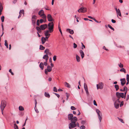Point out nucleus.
Wrapping results in <instances>:
<instances>
[{"instance_id": "f257e3e1", "label": "nucleus", "mask_w": 129, "mask_h": 129, "mask_svg": "<svg viewBox=\"0 0 129 129\" xmlns=\"http://www.w3.org/2000/svg\"><path fill=\"white\" fill-rule=\"evenodd\" d=\"M48 29L49 30L50 33H51L53 31V30L54 28V24L53 22H49L48 24Z\"/></svg>"}, {"instance_id": "f03ea898", "label": "nucleus", "mask_w": 129, "mask_h": 129, "mask_svg": "<svg viewBox=\"0 0 129 129\" xmlns=\"http://www.w3.org/2000/svg\"><path fill=\"white\" fill-rule=\"evenodd\" d=\"M96 112L98 114V116L100 122H101L102 119V115L101 112L98 109H96Z\"/></svg>"}, {"instance_id": "7ed1b4c3", "label": "nucleus", "mask_w": 129, "mask_h": 129, "mask_svg": "<svg viewBox=\"0 0 129 129\" xmlns=\"http://www.w3.org/2000/svg\"><path fill=\"white\" fill-rule=\"evenodd\" d=\"M6 103L5 101L3 100L2 101L0 106V108L1 111H3L6 106Z\"/></svg>"}, {"instance_id": "20e7f679", "label": "nucleus", "mask_w": 129, "mask_h": 129, "mask_svg": "<svg viewBox=\"0 0 129 129\" xmlns=\"http://www.w3.org/2000/svg\"><path fill=\"white\" fill-rule=\"evenodd\" d=\"M52 70V68L50 66H48L47 68L45 70V73L47 75L48 74V72H51Z\"/></svg>"}, {"instance_id": "39448f33", "label": "nucleus", "mask_w": 129, "mask_h": 129, "mask_svg": "<svg viewBox=\"0 0 129 129\" xmlns=\"http://www.w3.org/2000/svg\"><path fill=\"white\" fill-rule=\"evenodd\" d=\"M116 95L117 98L119 99L121 97L122 98H123L124 97V94L123 93H119L117 92L116 93Z\"/></svg>"}, {"instance_id": "423d86ee", "label": "nucleus", "mask_w": 129, "mask_h": 129, "mask_svg": "<svg viewBox=\"0 0 129 129\" xmlns=\"http://www.w3.org/2000/svg\"><path fill=\"white\" fill-rule=\"evenodd\" d=\"M76 126V123H74L71 122L69 124V128L70 129H72L75 128Z\"/></svg>"}, {"instance_id": "0eeeda50", "label": "nucleus", "mask_w": 129, "mask_h": 129, "mask_svg": "<svg viewBox=\"0 0 129 129\" xmlns=\"http://www.w3.org/2000/svg\"><path fill=\"white\" fill-rule=\"evenodd\" d=\"M87 9L86 8L81 7L79 9L78 11V12L84 13L86 12Z\"/></svg>"}, {"instance_id": "6e6552de", "label": "nucleus", "mask_w": 129, "mask_h": 129, "mask_svg": "<svg viewBox=\"0 0 129 129\" xmlns=\"http://www.w3.org/2000/svg\"><path fill=\"white\" fill-rule=\"evenodd\" d=\"M120 103V102L119 99L116 100L115 101L114 104L115 107L117 109L118 108Z\"/></svg>"}, {"instance_id": "1a4fd4ad", "label": "nucleus", "mask_w": 129, "mask_h": 129, "mask_svg": "<svg viewBox=\"0 0 129 129\" xmlns=\"http://www.w3.org/2000/svg\"><path fill=\"white\" fill-rule=\"evenodd\" d=\"M37 19V17L35 15H33L32 16L31 21L32 24L34 25L36 23V20Z\"/></svg>"}, {"instance_id": "9d476101", "label": "nucleus", "mask_w": 129, "mask_h": 129, "mask_svg": "<svg viewBox=\"0 0 129 129\" xmlns=\"http://www.w3.org/2000/svg\"><path fill=\"white\" fill-rule=\"evenodd\" d=\"M103 84L102 82H100L98 84H97L96 87L97 89H102L103 87Z\"/></svg>"}, {"instance_id": "9b49d317", "label": "nucleus", "mask_w": 129, "mask_h": 129, "mask_svg": "<svg viewBox=\"0 0 129 129\" xmlns=\"http://www.w3.org/2000/svg\"><path fill=\"white\" fill-rule=\"evenodd\" d=\"M84 89L86 91V93L87 96L89 95V93L88 91V88L87 84L84 83Z\"/></svg>"}, {"instance_id": "f8f14e48", "label": "nucleus", "mask_w": 129, "mask_h": 129, "mask_svg": "<svg viewBox=\"0 0 129 129\" xmlns=\"http://www.w3.org/2000/svg\"><path fill=\"white\" fill-rule=\"evenodd\" d=\"M47 18L49 21L51 22L54 20L51 15L50 14H49L47 15Z\"/></svg>"}, {"instance_id": "ddd939ff", "label": "nucleus", "mask_w": 129, "mask_h": 129, "mask_svg": "<svg viewBox=\"0 0 129 129\" xmlns=\"http://www.w3.org/2000/svg\"><path fill=\"white\" fill-rule=\"evenodd\" d=\"M121 81V84L122 86H123L126 83V80L124 78L123 79H120Z\"/></svg>"}, {"instance_id": "4468645a", "label": "nucleus", "mask_w": 129, "mask_h": 129, "mask_svg": "<svg viewBox=\"0 0 129 129\" xmlns=\"http://www.w3.org/2000/svg\"><path fill=\"white\" fill-rule=\"evenodd\" d=\"M47 24H45L41 25L40 26L41 29L43 30L45 29L47 27Z\"/></svg>"}, {"instance_id": "2eb2a0df", "label": "nucleus", "mask_w": 129, "mask_h": 129, "mask_svg": "<svg viewBox=\"0 0 129 129\" xmlns=\"http://www.w3.org/2000/svg\"><path fill=\"white\" fill-rule=\"evenodd\" d=\"M77 120L78 119L77 117H74L71 120V122L76 123Z\"/></svg>"}, {"instance_id": "dca6fc26", "label": "nucleus", "mask_w": 129, "mask_h": 129, "mask_svg": "<svg viewBox=\"0 0 129 129\" xmlns=\"http://www.w3.org/2000/svg\"><path fill=\"white\" fill-rule=\"evenodd\" d=\"M41 17L44 20V22H46V16L45 14L44 13L43 14V15L41 16Z\"/></svg>"}, {"instance_id": "f3484780", "label": "nucleus", "mask_w": 129, "mask_h": 129, "mask_svg": "<svg viewBox=\"0 0 129 129\" xmlns=\"http://www.w3.org/2000/svg\"><path fill=\"white\" fill-rule=\"evenodd\" d=\"M79 52L81 55L82 58H83L84 56V54L83 51L82 50H80L79 51Z\"/></svg>"}, {"instance_id": "a211bd4d", "label": "nucleus", "mask_w": 129, "mask_h": 129, "mask_svg": "<svg viewBox=\"0 0 129 129\" xmlns=\"http://www.w3.org/2000/svg\"><path fill=\"white\" fill-rule=\"evenodd\" d=\"M49 30H47L44 31V34L46 36H50V34H49Z\"/></svg>"}, {"instance_id": "6ab92c4d", "label": "nucleus", "mask_w": 129, "mask_h": 129, "mask_svg": "<svg viewBox=\"0 0 129 129\" xmlns=\"http://www.w3.org/2000/svg\"><path fill=\"white\" fill-rule=\"evenodd\" d=\"M73 117V115L72 114H70L68 115V119L69 120H71Z\"/></svg>"}, {"instance_id": "aec40b11", "label": "nucleus", "mask_w": 129, "mask_h": 129, "mask_svg": "<svg viewBox=\"0 0 129 129\" xmlns=\"http://www.w3.org/2000/svg\"><path fill=\"white\" fill-rule=\"evenodd\" d=\"M67 31H68L70 34H73L74 33L73 30L70 29H67Z\"/></svg>"}, {"instance_id": "412c9836", "label": "nucleus", "mask_w": 129, "mask_h": 129, "mask_svg": "<svg viewBox=\"0 0 129 129\" xmlns=\"http://www.w3.org/2000/svg\"><path fill=\"white\" fill-rule=\"evenodd\" d=\"M47 41L46 39H45L44 37H42L41 38V41L42 43L43 44H44L46 42V41Z\"/></svg>"}, {"instance_id": "4be33fe9", "label": "nucleus", "mask_w": 129, "mask_h": 129, "mask_svg": "<svg viewBox=\"0 0 129 129\" xmlns=\"http://www.w3.org/2000/svg\"><path fill=\"white\" fill-rule=\"evenodd\" d=\"M44 13V11L43 10H41L38 13V14L40 15V16L43 15V14Z\"/></svg>"}, {"instance_id": "5701e85b", "label": "nucleus", "mask_w": 129, "mask_h": 129, "mask_svg": "<svg viewBox=\"0 0 129 129\" xmlns=\"http://www.w3.org/2000/svg\"><path fill=\"white\" fill-rule=\"evenodd\" d=\"M116 13L117 16L118 15L120 16H121V13L119 9H118V11L116 12Z\"/></svg>"}, {"instance_id": "b1692460", "label": "nucleus", "mask_w": 129, "mask_h": 129, "mask_svg": "<svg viewBox=\"0 0 129 129\" xmlns=\"http://www.w3.org/2000/svg\"><path fill=\"white\" fill-rule=\"evenodd\" d=\"M64 84L65 86L68 88H70L71 87L70 85L67 82H64Z\"/></svg>"}, {"instance_id": "393cba45", "label": "nucleus", "mask_w": 129, "mask_h": 129, "mask_svg": "<svg viewBox=\"0 0 129 129\" xmlns=\"http://www.w3.org/2000/svg\"><path fill=\"white\" fill-rule=\"evenodd\" d=\"M39 67L41 68V69L43 70L44 68L43 64L42 62H41L40 65Z\"/></svg>"}, {"instance_id": "a878e982", "label": "nucleus", "mask_w": 129, "mask_h": 129, "mask_svg": "<svg viewBox=\"0 0 129 129\" xmlns=\"http://www.w3.org/2000/svg\"><path fill=\"white\" fill-rule=\"evenodd\" d=\"M36 29L37 30L38 33H41V28H40V27H39L38 26H37L36 27Z\"/></svg>"}, {"instance_id": "bb28decb", "label": "nucleus", "mask_w": 129, "mask_h": 129, "mask_svg": "<svg viewBox=\"0 0 129 129\" xmlns=\"http://www.w3.org/2000/svg\"><path fill=\"white\" fill-rule=\"evenodd\" d=\"M44 94L45 95L46 97L48 98H50V96L49 93H47L46 92H45Z\"/></svg>"}, {"instance_id": "cd10ccee", "label": "nucleus", "mask_w": 129, "mask_h": 129, "mask_svg": "<svg viewBox=\"0 0 129 129\" xmlns=\"http://www.w3.org/2000/svg\"><path fill=\"white\" fill-rule=\"evenodd\" d=\"M76 57L77 61L78 62H79L80 60V58L79 56L78 55H76Z\"/></svg>"}, {"instance_id": "c85d7f7f", "label": "nucleus", "mask_w": 129, "mask_h": 129, "mask_svg": "<svg viewBox=\"0 0 129 129\" xmlns=\"http://www.w3.org/2000/svg\"><path fill=\"white\" fill-rule=\"evenodd\" d=\"M49 58V56L47 54H45L43 56V58L44 59H45L46 58Z\"/></svg>"}, {"instance_id": "c756f323", "label": "nucleus", "mask_w": 129, "mask_h": 129, "mask_svg": "<svg viewBox=\"0 0 129 129\" xmlns=\"http://www.w3.org/2000/svg\"><path fill=\"white\" fill-rule=\"evenodd\" d=\"M114 87L116 89V91H117L119 89V86L117 85H115L114 86Z\"/></svg>"}, {"instance_id": "7c9ffc66", "label": "nucleus", "mask_w": 129, "mask_h": 129, "mask_svg": "<svg viewBox=\"0 0 129 129\" xmlns=\"http://www.w3.org/2000/svg\"><path fill=\"white\" fill-rule=\"evenodd\" d=\"M5 45L6 46V47L7 48H8V45L7 43V40H6L5 41Z\"/></svg>"}, {"instance_id": "2f4dec72", "label": "nucleus", "mask_w": 129, "mask_h": 129, "mask_svg": "<svg viewBox=\"0 0 129 129\" xmlns=\"http://www.w3.org/2000/svg\"><path fill=\"white\" fill-rule=\"evenodd\" d=\"M19 110L20 111H23L24 110V108L22 106H19Z\"/></svg>"}, {"instance_id": "473e14b6", "label": "nucleus", "mask_w": 129, "mask_h": 129, "mask_svg": "<svg viewBox=\"0 0 129 129\" xmlns=\"http://www.w3.org/2000/svg\"><path fill=\"white\" fill-rule=\"evenodd\" d=\"M122 68V69H121L120 70V71L122 72H124L125 73L126 72V70H125V69L124 68Z\"/></svg>"}, {"instance_id": "72a5a7b5", "label": "nucleus", "mask_w": 129, "mask_h": 129, "mask_svg": "<svg viewBox=\"0 0 129 129\" xmlns=\"http://www.w3.org/2000/svg\"><path fill=\"white\" fill-rule=\"evenodd\" d=\"M45 47H43L42 45H40V49L41 50H44L45 49Z\"/></svg>"}, {"instance_id": "f704fd0d", "label": "nucleus", "mask_w": 129, "mask_h": 129, "mask_svg": "<svg viewBox=\"0 0 129 129\" xmlns=\"http://www.w3.org/2000/svg\"><path fill=\"white\" fill-rule=\"evenodd\" d=\"M118 65L119 67L120 68H123V65L121 63H120L119 64H118Z\"/></svg>"}, {"instance_id": "c9c22d12", "label": "nucleus", "mask_w": 129, "mask_h": 129, "mask_svg": "<svg viewBox=\"0 0 129 129\" xmlns=\"http://www.w3.org/2000/svg\"><path fill=\"white\" fill-rule=\"evenodd\" d=\"M3 7L2 4L0 2V11H3Z\"/></svg>"}, {"instance_id": "e433bc0d", "label": "nucleus", "mask_w": 129, "mask_h": 129, "mask_svg": "<svg viewBox=\"0 0 129 129\" xmlns=\"http://www.w3.org/2000/svg\"><path fill=\"white\" fill-rule=\"evenodd\" d=\"M108 26L112 30H113V31H114V28H113L110 24H108Z\"/></svg>"}, {"instance_id": "4c0bfd02", "label": "nucleus", "mask_w": 129, "mask_h": 129, "mask_svg": "<svg viewBox=\"0 0 129 129\" xmlns=\"http://www.w3.org/2000/svg\"><path fill=\"white\" fill-rule=\"evenodd\" d=\"M14 127L15 129H18V126L16 124H14Z\"/></svg>"}, {"instance_id": "58836bf2", "label": "nucleus", "mask_w": 129, "mask_h": 129, "mask_svg": "<svg viewBox=\"0 0 129 129\" xmlns=\"http://www.w3.org/2000/svg\"><path fill=\"white\" fill-rule=\"evenodd\" d=\"M80 129H85V126L84 125H82L80 127Z\"/></svg>"}, {"instance_id": "ea45409f", "label": "nucleus", "mask_w": 129, "mask_h": 129, "mask_svg": "<svg viewBox=\"0 0 129 129\" xmlns=\"http://www.w3.org/2000/svg\"><path fill=\"white\" fill-rule=\"evenodd\" d=\"M49 52V50L48 49H46L45 51V52L47 54Z\"/></svg>"}, {"instance_id": "a19ab883", "label": "nucleus", "mask_w": 129, "mask_h": 129, "mask_svg": "<svg viewBox=\"0 0 129 129\" xmlns=\"http://www.w3.org/2000/svg\"><path fill=\"white\" fill-rule=\"evenodd\" d=\"M123 91H127V87L126 86H124L123 88Z\"/></svg>"}, {"instance_id": "79ce46f5", "label": "nucleus", "mask_w": 129, "mask_h": 129, "mask_svg": "<svg viewBox=\"0 0 129 129\" xmlns=\"http://www.w3.org/2000/svg\"><path fill=\"white\" fill-rule=\"evenodd\" d=\"M1 19L2 22H3L4 20V17L3 16L1 17Z\"/></svg>"}, {"instance_id": "37998d69", "label": "nucleus", "mask_w": 129, "mask_h": 129, "mask_svg": "<svg viewBox=\"0 0 129 129\" xmlns=\"http://www.w3.org/2000/svg\"><path fill=\"white\" fill-rule=\"evenodd\" d=\"M21 13H22L23 15L24 14V11L23 10H22L20 11L19 12V13L21 14Z\"/></svg>"}, {"instance_id": "c03bdc74", "label": "nucleus", "mask_w": 129, "mask_h": 129, "mask_svg": "<svg viewBox=\"0 0 129 129\" xmlns=\"http://www.w3.org/2000/svg\"><path fill=\"white\" fill-rule=\"evenodd\" d=\"M71 109L72 110H74L76 109V108L73 106H72L71 108Z\"/></svg>"}, {"instance_id": "a18cd8bd", "label": "nucleus", "mask_w": 129, "mask_h": 129, "mask_svg": "<svg viewBox=\"0 0 129 129\" xmlns=\"http://www.w3.org/2000/svg\"><path fill=\"white\" fill-rule=\"evenodd\" d=\"M118 120L120 121H121V122L122 123H124V122H123V120L122 119H120V118H119L118 117Z\"/></svg>"}, {"instance_id": "49530a36", "label": "nucleus", "mask_w": 129, "mask_h": 129, "mask_svg": "<svg viewBox=\"0 0 129 129\" xmlns=\"http://www.w3.org/2000/svg\"><path fill=\"white\" fill-rule=\"evenodd\" d=\"M73 45H74L73 47H74V48H77V45L75 43H74Z\"/></svg>"}, {"instance_id": "de8ad7c7", "label": "nucleus", "mask_w": 129, "mask_h": 129, "mask_svg": "<svg viewBox=\"0 0 129 129\" xmlns=\"http://www.w3.org/2000/svg\"><path fill=\"white\" fill-rule=\"evenodd\" d=\"M66 94H67L66 96L67 97V99H66V100H68V98L69 96V94H68L67 93H66Z\"/></svg>"}, {"instance_id": "09e8293b", "label": "nucleus", "mask_w": 129, "mask_h": 129, "mask_svg": "<svg viewBox=\"0 0 129 129\" xmlns=\"http://www.w3.org/2000/svg\"><path fill=\"white\" fill-rule=\"evenodd\" d=\"M56 59V56L55 55L53 57V60L54 61H55Z\"/></svg>"}, {"instance_id": "8fccbe9b", "label": "nucleus", "mask_w": 129, "mask_h": 129, "mask_svg": "<svg viewBox=\"0 0 129 129\" xmlns=\"http://www.w3.org/2000/svg\"><path fill=\"white\" fill-rule=\"evenodd\" d=\"M53 91L55 92H57V89L56 87H54L53 88Z\"/></svg>"}, {"instance_id": "3c124183", "label": "nucleus", "mask_w": 129, "mask_h": 129, "mask_svg": "<svg viewBox=\"0 0 129 129\" xmlns=\"http://www.w3.org/2000/svg\"><path fill=\"white\" fill-rule=\"evenodd\" d=\"M103 49L105 50H106V51H109V50L108 49L106 48V47L105 46H104L103 47Z\"/></svg>"}, {"instance_id": "603ef678", "label": "nucleus", "mask_w": 129, "mask_h": 129, "mask_svg": "<svg viewBox=\"0 0 129 129\" xmlns=\"http://www.w3.org/2000/svg\"><path fill=\"white\" fill-rule=\"evenodd\" d=\"M9 72L12 75H14V73L13 72H12V71H11V69H10L9 70Z\"/></svg>"}, {"instance_id": "864d4df0", "label": "nucleus", "mask_w": 129, "mask_h": 129, "mask_svg": "<svg viewBox=\"0 0 129 129\" xmlns=\"http://www.w3.org/2000/svg\"><path fill=\"white\" fill-rule=\"evenodd\" d=\"M126 80H129V75L128 74L126 75Z\"/></svg>"}, {"instance_id": "5fc2aeb1", "label": "nucleus", "mask_w": 129, "mask_h": 129, "mask_svg": "<svg viewBox=\"0 0 129 129\" xmlns=\"http://www.w3.org/2000/svg\"><path fill=\"white\" fill-rule=\"evenodd\" d=\"M54 94L57 96L58 98H59V97L60 95L59 94H57L55 93H54Z\"/></svg>"}, {"instance_id": "6e6d98bb", "label": "nucleus", "mask_w": 129, "mask_h": 129, "mask_svg": "<svg viewBox=\"0 0 129 129\" xmlns=\"http://www.w3.org/2000/svg\"><path fill=\"white\" fill-rule=\"evenodd\" d=\"M85 123V121L82 120L81 122V123L82 124H84Z\"/></svg>"}, {"instance_id": "4d7b16f0", "label": "nucleus", "mask_w": 129, "mask_h": 129, "mask_svg": "<svg viewBox=\"0 0 129 129\" xmlns=\"http://www.w3.org/2000/svg\"><path fill=\"white\" fill-rule=\"evenodd\" d=\"M93 104L94 105L96 106H97V104L96 103V102L95 101V100H94L93 101Z\"/></svg>"}, {"instance_id": "13d9d810", "label": "nucleus", "mask_w": 129, "mask_h": 129, "mask_svg": "<svg viewBox=\"0 0 129 129\" xmlns=\"http://www.w3.org/2000/svg\"><path fill=\"white\" fill-rule=\"evenodd\" d=\"M129 99V95L127 94V96L126 98V100L127 101Z\"/></svg>"}, {"instance_id": "bf43d9fd", "label": "nucleus", "mask_w": 129, "mask_h": 129, "mask_svg": "<svg viewBox=\"0 0 129 129\" xmlns=\"http://www.w3.org/2000/svg\"><path fill=\"white\" fill-rule=\"evenodd\" d=\"M43 21H44V20L43 19H41L40 20V22L41 23H42L43 22Z\"/></svg>"}, {"instance_id": "052dcab7", "label": "nucleus", "mask_w": 129, "mask_h": 129, "mask_svg": "<svg viewBox=\"0 0 129 129\" xmlns=\"http://www.w3.org/2000/svg\"><path fill=\"white\" fill-rule=\"evenodd\" d=\"M111 21L113 23H115L116 22L115 20L113 19L111 20Z\"/></svg>"}, {"instance_id": "680f3d73", "label": "nucleus", "mask_w": 129, "mask_h": 129, "mask_svg": "<svg viewBox=\"0 0 129 129\" xmlns=\"http://www.w3.org/2000/svg\"><path fill=\"white\" fill-rule=\"evenodd\" d=\"M82 49H83V48H85V46L82 43Z\"/></svg>"}, {"instance_id": "e2e57ef3", "label": "nucleus", "mask_w": 129, "mask_h": 129, "mask_svg": "<svg viewBox=\"0 0 129 129\" xmlns=\"http://www.w3.org/2000/svg\"><path fill=\"white\" fill-rule=\"evenodd\" d=\"M88 17L89 18L91 19H92V20H93L94 19L92 17L90 16H88Z\"/></svg>"}, {"instance_id": "0e129e2a", "label": "nucleus", "mask_w": 129, "mask_h": 129, "mask_svg": "<svg viewBox=\"0 0 129 129\" xmlns=\"http://www.w3.org/2000/svg\"><path fill=\"white\" fill-rule=\"evenodd\" d=\"M76 126H77L78 127H79V123L78 122H77L76 124Z\"/></svg>"}, {"instance_id": "69168bd1", "label": "nucleus", "mask_w": 129, "mask_h": 129, "mask_svg": "<svg viewBox=\"0 0 129 129\" xmlns=\"http://www.w3.org/2000/svg\"><path fill=\"white\" fill-rule=\"evenodd\" d=\"M50 36H46V37L45 38V39H47V40H48V39Z\"/></svg>"}, {"instance_id": "338daca9", "label": "nucleus", "mask_w": 129, "mask_h": 129, "mask_svg": "<svg viewBox=\"0 0 129 129\" xmlns=\"http://www.w3.org/2000/svg\"><path fill=\"white\" fill-rule=\"evenodd\" d=\"M35 110L36 111V112L37 113H38L39 112V111H38V110L37 109H35Z\"/></svg>"}, {"instance_id": "774afa93", "label": "nucleus", "mask_w": 129, "mask_h": 129, "mask_svg": "<svg viewBox=\"0 0 129 129\" xmlns=\"http://www.w3.org/2000/svg\"><path fill=\"white\" fill-rule=\"evenodd\" d=\"M48 80L49 81H51L52 80V78L51 77H49L48 79Z\"/></svg>"}]
</instances>
